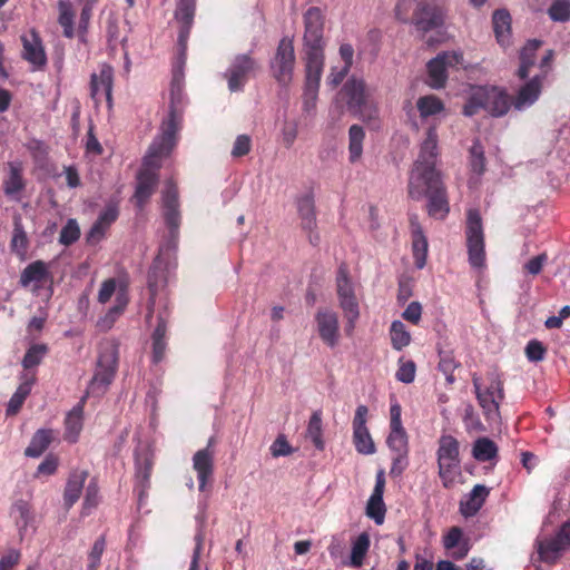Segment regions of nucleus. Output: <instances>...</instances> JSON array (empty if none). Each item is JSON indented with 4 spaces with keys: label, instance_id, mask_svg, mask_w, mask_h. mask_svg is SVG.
Segmentation results:
<instances>
[{
    "label": "nucleus",
    "instance_id": "61",
    "mask_svg": "<svg viewBox=\"0 0 570 570\" xmlns=\"http://www.w3.org/2000/svg\"><path fill=\"white\" fill-rule=\"evenodd\" d=\"M458 364L451 352L440 353L439 370L445 375L446 382L452 384L455 381L453 375Z\"/></svg>",
    "mask_w": 570,
    "mask_h": 570
},
{
    "label": "nucleus",
    "instance_id": "41",
    "mask_svg": "<svg viewBox=\"0 0 570 570\" xmlns=\"http://www.w3.org/2000/svg\"><path fill=\"white\" fill-rule=\"evenodd\" d=\"M542 46V41L532 39L529 40L520 52V66L517 75L520 79H525L529 76L530 69L535 63V56L538 49Z\"/></svg>",
    "mask_w": 570,
    "mask_h": 570
},
{
    "label": "nucleus",
    "instance_id": "48",
    "mask_svg": "<svg viewBox=\"0 0 570 570\" xmlns=\"http://www.w3.org/2000/svg\"><path fill=\"white\" fill-rule=\"evenodd\" d=\"M472 455L480 462L491 461L498 455V446L489 438H480L473 444Z\"/></svg>",
    "mask_w": 570,
    "mask_h": 570
},
{
    "label": "nucleus",
    "instance_id": "52",
    "mask_svg": "<svg viewBox=\"0 0 570 570\" xmlns=\"http://www.w3.org/2000/svg\"><path fill=\"white\" fill-rule=\"evenodd\" d=\"M307 436L312 440L314 446L317 450L324 449V441H323V424H322V412L315 411L309 417L307 430H306Z\"/></svg>",
    "mask_w": 570,
    "mask_h": 570
},
{
    "label": "nucleus",
    "instance_id": "20",
    "mask_svg": "<svg viewBox=\"0 0 570 570\" xmlns=\"http://www.w3.org/2000/svg\"><path fill=\"white\" fill-rule=\"evenodd\" d=\"M22 43L21 57L37 70H42L48 62L42 39L36 29H30L20 36Z\"/></svg>",
    "mask_w": 570,
    "mask_h": 570
},
{
    "label": "nucleus",
    "instance_id": "49",
    "mask_svg": "<svg viewBox=\"0 0 570 570\" xmlns=\"http://www.w3.org/2000/svg\"><path fill=\"white\" fill-rule=\"evenodd\" d=\"M58 9H59L58 22L63 29V36L68 39H72L75 37V29H73L75 13L72 10V6L69 1L60 0L58 2Z\"/></svg>",
    "mask_w": 570,
    "mask_h": 570
},
{
    "label": "nucleus",
    "instance_id": "27",
    "mask_svg": "<svg viewBox=\"0 0 570 570\" xmlns=\"http://www.w3.org/2000/svg\"><path fill=\"white\" fill-rule=\"evenodd\" d=\"M303 60L305 65V86H308L309 92L314 94L315 89H320L325 52L303 51Z\"/></svg>",
    "mask_w": 570,
    "mask_h": 570
},
{
    "label": "nucleus",
    "instance_id": "5",
    "mask_svg": "<svg viewBox=\"0 0 570 570\" xmlns=\"http://www.w3.org/2000/svg\"><path fill=\"white\" fill-rule=\"evenodd\" d=\"M347 110L363 119L372 117L371 94L363 78L350 77L337 94Z\"/></svg>",
    "mask_w": 570,
    "mask_h": 570
},
{
    "label": "nucleus",
    "instance_id": "6",
    "mask_svg": "<svg viewBox=\"0 0 570 570\" xmlns=\"http://www.w3.org/2000/svg\"><path fill=\"white\" fill-rule=\"evenodd\" d=\"M489 385L482 386L476 373L472 375L475 396L487 420L499 417L500 403L504 400L503 381L495 373L489 375Z\"/></svg>",
    "mask_w": 570,
    "mask_h": 570
},
{
    "label": "nucleus",
    "instance_id": "53",
    "mask_svg": "<svg viewBox=\"0 0 570 570\" xmlns=\"http://www.w3.org/2000/svg\"><path fill=\"white\" fill-rule=\"evenodd\" d=\"M10 514L20 530L26 529L32 520L31 504L26 500H17L11 507Z\"/></svg>",
    "mask_w": 570,
    "mask_h": 570
},
{
    "label": "nucleus",
    "instance_id": "29",
    "mask_svg": "<svg viewBox=\"0 0 570 570\" xmlns=\"http://www.w3.org/2000/svg\"><path fill=\"white\" fill-rule=\"evenodd\" d=\"M114 69L109 65H102L99 73H92L90 78V96L98 100L104 95L108 105L112 101Z\"/></svg>",
    "mask_w": 570,
    "mask_h": 570
},
{
    "label": "nucleus",
    "instance_id": "55",
    "mask_svg": "<svg viewBox=\"0 0 570 570\" xmlns=\"http://www.w3.org/2000/svg\"><path fill=\"white\" fill-rule=\"evenodd\" d=\"M47 353H48V346L46 344L31 345L27 350V352L23 356L22 366L26 370H30V368L38 366L42 362V360L47 355Z\"/></svg>",
    "mask_w": 570,
    "mask_h": 570
},
{
    "label": "nucleus",
    "instance_id": "1",
    "mask_svg": "<svg viewBox=\"0 0 570 570\" xmlns=\"http://www.w3.org/2000/svg\"><path fill=\"white\" fill-rule=\"evenodd\" d=\"M409 195L413 199L428 197V213L431 217L443 219L450 212L446 189L440 175L410 178Z\"/></svg>",
    "mask_w": 570,
    "mask_h": 570
},
{
    "label": "nucleus",
    "instance_id": "18",
    "mask_svg": "<svg viewBox=\"0 0 570 570\" xmlns=\"http://www.w3.org/2000/svg\"><path fill=\"white\" fill-rule=\"evenodd\" d=\"M215 439L210 438L206 448L198 450L193 456V469L197 474L198 489L204 492L212 484L215 470Z\"/></svg>",
    "mask_w": 570,
    "mask_h": 570
},
{
    "label": "nucleus",
    "instance_id": "39",
    "mask_svg": "<svg viewBox=\"0 0 570 570\" xmlns=\"http://www.w3.org/2000/svg\"><path fill=\"white\" fill-rule=\"evenodd\" d=\"M85 401L86 397H82L81 401L67 414L65 420V439L70 443L77 442L78 436L82 430Z\"/></svg>",
    "mask_w": 570,
    "mask_h": 570
},
{
    "label": "nucleus",
    "instance_id": "7",
    "mask_svg": "<svg viewBox=\"0 0 570 570\" xmlns=\"http://www.w3.org/2000/svg\"><path fill=\"white\" fill-rule=\"evenodd\" d=\"M436 451L439 476L444 488H450L460 469V443L451 434H443L439 439Z\"/></svg>",
    "mask_w": 570,
    "mask_h": 570
},
{
    "label": "nucleus",
    "instance_id": "47",
    "mask_svg": "<svg viewBox=\"0 0 570 570\" xmlns=\"http://www.w3.org/2000/svg\"><path fill=\"white\" fill-rule=\"evenodd\" d=\"M371 546L370 535L367 532H362L352 543L351 551V566L360 568L363 566L364 558L368 552Z\"/></svg>",
    "mask_w": 570,
    "mask_h": 570
},
{
    "label": "nucleus",
    "instance_id": "25",
    "mask_svg": "<svg viewBox=\"0 0 570 570\" xmlns=\"http://www.w3.org/2000/svg\"><path fill=\"white\" fill-rule=\"evenodd\" d=\"M384 488V470H380L376 473L375 485L366 504V515L373 519L376 524H382L385 518L386 508L383 501Z\"/></svg>",
    "mask_w": 570,
    "mask_h": 570
},
{
    "label": "nucleus",
    "instance_id": "36",
    "mask_svg": "<svg viewBox=\"0 0 570 570\" xmlns=\"http://www.w3.org/2000/svg\"><path fill=\"white\" fill-rule=\"evenodd\" d=\"M512 18L507 9H498L492 14V28L498 43L508 47L511 43Z\"/></svg>",
    "mask_w": 570,
    "mask_h": 570
},
{
    "label": "nucleus",
    "instance_id": "10",
    "mask_svg": "<svg viewBox=\"0 0 570 570\" xmlns=\"http://www.w3.org/2000/svg\"><path fill=\"white\" fill-rule=\"evenodd\" d=\"M304 35H303V51L324 52V24L325 17L322 10L317 7H311L303 16Z\"/></svg>",
    "mask_w": 570,
    "mask_h": 570
},
{
    "label": "nucleus",
    "instance_id": "15",
    "mask_svg": "<svg viewBox=\"0 0 570 570\" xmlns=\"http://www.w3.org/2000/svg\"><path fill=\"white\" fill-rule=\"evenodd\" d=\"M463 56L456 51H443L435 58L431 59L428 65V83L431 88H443L448 80V68H453L460 65Z\"/></svg>",
    "mask_w": 570,
    "mask_h": 570
},
{
    "label": "nucleus",
    "instance_id": "8",
    "mask_svg": "<svg viewBox=\"0 0 570 570\" xmlns=\"http://www.w3.org/2000/svg\"><path fill=\"white\" fill-rule=\"evenodd\" d=\"M465 238L470 265L473 268H483L485 266V243L482 218L478 209L468 210Z\"/></svg>",
    "mask_w": 570,
    "mask_h": 570
},
{
    "label": "nucleus",
    "instance_id": "45",
    "mask_svg": "<svg viewBox=\"0 0 570 570\" xmlns=\"http://www.w3.org/2000/svg\"><path fill=\"white\" fill-rule=\"evenodd\" d=\"M28 246H29V239H28L27 233L24 232L21 218L14 217L10 248L18 256L23 257L28 250Z\"/></svg>",
    "mask_w": 570,
    "mask_h": 570
},
{
    "label": "nucleus",
    "instance_id": "2",
    "mask_svg": "<svg viewBox=\"0 0 570 570\" xmlns=\"http://www.w3.org/2000/svg\"><path fill=\"white\" fill-rule=\"evenodd\" d=\"M513 101L505 89L499 87H478L469 97L463 106V115L471 117L476 115L481 109L485 110L493 117L504 116Z\"/></svg>",
    "mask_w": 570,
    "mask_h": 570
},
{
    "label": "nucleus",
    "instance_id": "42",
    "mask_svg": "<svg viewBox=\"0 0 570 570\" xmlns=\"http://www.w3.org/2000/svg\"><path fill=\"white\" fill-rule=\"evenodd\" d=\"M416 109L422 120L435 117L445 110L444 102L435 95H425L416 100Z\"/></svg>",
    "mask_w": 570,
    "mask_h": 570
},
{
    "label": "nucleus",
    "instance_id": "58",
    "mask_svg": "<svg viewBox=\"0 0 570 570\" xmlns=\"http://www.w3.org/2000/svg\"><path fill=\"white\" fill-rule=\"evenodd\" d=\"M470 166L473 173L481 175L485 170V157L482 145L475 141L470 148Z\"/></svg>",
    "mask_w": 570,
    "mask_h": 570
},
{
    "label": "nucleus",
    "instance_id": "12",
    "mask_svg": "<svg viewBox=\"0 0 570 570\" xmlns=\"http://www.w3.org/2000/svg\"><path fill=\"white\" fill-rule=\"evenodd\" d=\"M445 8L439 0L422 1L414 10L411 22L417 31L429 32L443 26Z\"/></svg>",
    "mask_w": 570,
    "mask_h": 570
},
{
    "label": "nucleus",
    "instance_id": "40",
    "mask_svg": "<svg viewBox=\"0 0 570 570\" xmlns=\"http://www.w3.org/2000/svg\"><path fill=\"white\" fill-rule=\"evenodd\" d=\"M167 315L160 313L157 317V326L153 333V360L159 363L166 352Z\"/></svg>",
    "mask_w": 570,
    "mask_h": 570
},
{
    "label": "nucleus",
    "instance_id": "17",
    "mask_svg": "<svg viewBox=\"0 0 570 570\" xmlns=\"http://www.w3.org/2000/svg\"><path fill=\"white\" fill-rule=\"evenodd\" d=\"M314 321L321 341L330 348L336 347L341 340L338 314L328 307H320Z\"/></svg>",
    "mask_w": 570,
    "mask_h": 570
},
{
    "label": "nucleus",
    "instance_id": "59",
    "mask_svg": "<svg viewBox=\"0 0 570 570\" xmlns=\"http://www.w3.org/2000/svg\"><path fill=\"white\" fill-rule=\"evenodd\" d=\"M549 17L553 21L564 22L570 20V1L556 0L548 10Z\"/></svg>",
    "mask_w": 570,
    "mask_h": 570
},
{
    "label": "nucleus",
    "instance_id": "62",
    "mask_svg": "<svg viewBox=\"0 0 570 570\" xmlns=\"http://www.w3.org/2000/svg\"><path fill=\"white\" fill-rule=\"evenodd\" d=\"M106 549V539L105 535H100L95 542L94 546L88 553V564L89 568H96L99 569L101 557Z\"/></svg>",
    "mask_w": 570,
    "mask_h": 570
},
{
    "label": "nucleus",
    "instance_id": "44",
    "mask_svg": "<svg viewBox=\"0 0 570 570\" xmlns=\"http://www.w3.org/2000/svg\"><path fill=\"white\" fill-rule=\"evenodd\" d=\"M52 441L51 430H38L31 439L24 454L30 458L40 456Z\"/></svg>",
    "mask_w": 570,
    "mask_h": 570
},
{
    "label": "nucleus",
    "instance_id": "26",
    "mask_svg": "<svg viewBox=\"0 0 570 570\" xmlns=\"http://www.w3.org/2000/svg\"><path fill=\"white\" fill-rule=\"evenodd\" d=\"M167 285V269L163 266V262L159 257H157L153 265L150 266L147 275V286L149 291V302H148V314L147 318L151 317L154 312V306L156 303V296L159 292H161Z\"/></svg>",
    "mask_w": 570,
    "mask_h": 570
},
{
    "label": "nucleus",
    "instance_id": "32",
    "mask_svg": "<svg viewBox=\"0 0 570 570\" xmlns=\"http://www.w3.org/2000/svg\"><path fill=\"white\" fill-rule=\"evenodd\" d=\"M154 468L153 454L147 451H139L135 454V479L136 487L139 488L142 494L150 487V476Z\"/></svg>",
    "mask_w": 570,
    "mask_h": 570
},
{
    "label": "nucleus",
    "instance_id": "56",
    "mask_svg": "<svg viewBox=\"0 0 570 570\" xmlns=\"http://www.w3.org/2000/svg\"><path fill=\"white\" fill-rule=\"evenodd\" d=\"M80 237V228L76 219L70 218L61 228L59 235V243L65 246H70L76 243Z\"/></svg>",
    "mask_w": 570,
    "mask_h": 570
},
{
    "label": "nucleus",
    "instance_id": "33",
    "mask_svg": "<svg viewBox=\"0 0 570 570\" xmlns=\"http://www.w3.org/2000/svg\"><path fill=\"white\" fill-rule=\"evenodd\" d=\"M490 494V489L483 484H475L469 494L460 501V513L464 518L474 517L483 507Z\"/></svg>",
    "mask_w": 570,
    "mask_h": 570
},
{
    "label": "nucleus",
    "instance_id": "3",
    "mask_svg": "<svg viewBox=\"0 0 570 570\" xmlns=\"http://www.w3.org/2000/svg\"><path fill=\"white\" fill-rule=\"evenodd\" d=\"M336 294L338 306L345 318L344 331L351 336L360 318V304L355 294V285L351 278L348 266L342 263L336 273Z\"/></svg>",
    "mask_w": 570,
    "mask_h": 570
},
{
    "label": "nucleus",
    "instance_id": "60",
    "mask_svg": "<svg viewBox=\"0 0 570 570\" xmlns=\"http://www.w3.org/2000/svg\"><path fill=\"white\" fill-rule=\"evenodd\" d=\"M120 283H126L128 285V282L126 279H116V278H108L105 279L100 286V289L98 292V302L101 304H106L110 301L111 296L114 294L117 295V291Z\"/></svg>",
    "mask_w": 570,
    "mask_h": 570
},
{
    "label": "nucleus",
    "instance_id": "51",
    "mask_svg": "<svg viewBox=\"0 0 570 570\" xmlns=\"http://www.w3.org/2000/svg\"><path fill=\"white\" fill-rule=\"evenodd\" d=\"M392 347L401 351L411 343V334L401 321H393L390 327Z\"/></svg>",
    "mask_w": 570,
    "mask_h": 570
},
{
    "label": "nucleus",
    "instance_id": "9",
    "mask_svg": "<svg viewBox=\"0 0 570 570\" xmlns=\"http://www.w3.org/2000/svg\"><path fill=\"white\" fill-rule=\"evenodd\" d=\"M295 62L294 41L289 37H283L271 60L272 76L281 86L287 87L292 82Z\"/></svg>",
    "mask_w": 570,
    "mask_h": 570
},
{
    "label": "nucleus",
    "instance_id": "54",
    "mask_svg": "<svg viewBox=\"0 0 570 570\" xmlns=\"http://www.w3.org/2000/svg\"><path fill=\"white\" fill-rule=\"evenodd\" d=\"M100 503L98 479L91 478L86 487L85 499L82 502V514L88 515L92 509Z\"/></svg>",
    "mask_w": 570,
    "mask_h": 570
},
{
    "label": "nucleus",
    "instance_id": "38",
    "mask_svg": "<svg viewBox=\"0 0 570 570\" xmlns=\"http://www.w3.org/2000/svg\"><path fill=\"white\" fill-rule=\"evenodd\" d=\"M9 174L3 180V193L6 196L18 199V195L26 188L23 169L20 163H9Z\"/></svg>",
    "mask_w": 570,
    "mask_h": 570
},
{
    "label": "nucleus",
    "instance_id": "30",
    "mask_svg": "<svg viewBox=\"0 0 570 570\" xmlns=\"http://www.w3.org/2000/svg\"><path fill=\"white\" fill-rule=\"evenodd\" d=\"M546 76L547 71H543L542 75L534 76L520 87L515 98L512 100L515 109L522 110L538 100Z\"/></svg>",
    "mask_w": 570,
    "mask_h": 570
},
{
    "label": "nucleus",
    "instance_id": "11",
    "mask_svg": "<svg viewBox=\"0 0 570 570\" xmlns=\"http://www.w3.org/2000/svg\"><path fill=\"white\" fill-rule=\"evenodd\" d=\"M438 155V132L436 125L433 124L426 129V137L421 145L420 154L410 178L440 175L435 169Z\"/></svg>",
    "mask_w": 570,
    "mask_h": 570
},
{
    "label": "nucleus",
    "instance_id": "63",
    "mask_svg": "<svg viewBox=\"0 0 570 570\" xmlns=\"http://www.w3.org/2000/svg\"><path fill=\"white\" fill-rule=\"evenodd\" d=\"M547 348L538 340H531L525 347V355L531 362H540L544 358Z\"/></svg>",
    "mask_w": 570,
    "mask_h": 570
},
{
    "label": "nucleus",
    "instance_id": "16",
    "mask_svg": "<svg viewBox=\"0 0 570 570\" xmlns=\"http://www.w3.org/2000/svg\"><path fill=\"white\" fill-rule=\"evenodd\" d=\"M570 548V521L564 522L557 533L538 540V553L544 562H556Z\"/></svg>",
    "mask_w": 570,
    "mask_h": 570
},
{
    "label": "nucleus",
    "instance_id": "21",
    "mask_svg": "<svg viewBox=\"0 0 570 570\" xmlns=\"http://www.w3.org/2000/svg\"><path fill=\"white\" fill-rule=\"evenodd\" d=\"M296 208L301 222V228L307 234L309 243L317 245L320 242V236L316 233L317 219L313 193H307L297 197Z\"/></svg>",
    "mask_w": 570,
    "mask_h": 570
},
{
    "label": "nucleus",
    "instance_id": "57",
    "mask_svg": "<svg viewBox=\"0 0 570 570\" xmlns=\"http://www.w3.org/2000/svg\"><path fill=\"white\" fill-rule=\"evenodd\" d=\"M416 373V365L412 360H405L404 357L399 358V367L395 373L397 381L410 384L414 381Z\"/></svg>",
    "mask_w": 570,
    "mask_h": 570
},
{
    "label": "nucleus",
    "instance_id": "37",
    "mask_svg": "<svg viewBox=\"0 0 570 570\" xmlns=\"http://www.w3.org/2000/svg\"><path fill=\"white\" fill-rule=\"evenodd\" d=\"M129 304V293L128 285L126 283H120L117 297L115 301V305L108 309L105 316L101 318V325L106 328H110L115 322L118 320L120 315L124 314L127 305Z\"/></svg>",
    "mask_w": 570,
    "mask_h": 570
},
{
    "label": "nucleus",
    "instance_id": "35",
    "mask_svg": "<svg viewBox=\"0 0 570 570\" xmlns=\"http://www.w3.org/2000/svg\"><path fill=\"white\" fill-rule=\"evenodd\" d=\"M88 476L87 470L77 469L70 472L63 491V505L67 510L79 500Z\"/></svg>",
    "mask_w": 570,
    "mask_h": 570
},
{
    "label": "nucleus",
    "instance_id": "43",
    "mask_svg": "<svg viewBox=\"0 0 570 570\" xmlns=\"http://www.w3.org/2000/svg\"><path fill=\"white\" fill-rule=\"evenodd\" d=\"M463 532L459 527H452L449 532L443 538V546L446 550H452L458 548L453 552V558L456 560H461L466 557L469 552V546L466 542L460 543L462 539Z\"/></svg>",
    "mask_w": 570,
    "mask_h": 570
},
{
    "label": "nucleus",
    "instance_id": "46",
    "mask_svg": "<svg viewBox=\"0 0 570 570\" xmlns=\"http://www.w3.org/2000/svg\"><path fill=\"white\" fill-rule=\"evenodd\" d=\"M365 131L360 125H352L348 129V153L350 161H357L363 153Z\"/></svg>",
    "mask_w": 570,
    "mask_h": 570
},
{
    "label": "nucleus",
    "instance_id": "28",
    "mask_svg": "<svg viewBox=\"0 0 570 570\" xmlns=\"http://www.w3.org/2000/svg\"><path fill=\"white\" fill-rule=\"evenodd\" d=\"M409 222L412 236V250L414 264L419 269H422L426 264L429 249L428 239L419 222L417 215H411Z\"/></svg>",
    "mask_w": 570,
    "mask_h": 570
},
{
    "label": "nucleus",
    "instance_id": "19",
    "mask_svg": "<svg viewBox=\"0 0 570 570\" xmlns=\"http://www.w3.org/2000/svg\"><path fill=\"white\" fill-rule=\"evenodd\" d=\"M368 409L366 405H358L356 407L352 426H353V443L355 450L360 454L371 455L376 451L374 441L366 426Z\"/></svg>",
    "mask_w": 570,
    "mask_h": 570
},
{
    "label": "nucleus",
    "instance_id": "23",
    "mask_svg": "<svg viewBox=\"0 0 570 570\" xmlns=\"http://www.w3.org/2000/svg\"><path fill=\"white\" fill-rule=\"evenodd\" d=\"M256 67V61L249 55L236 56L225 75L229 90H242L247 81L248 75L254 71Z\"/></svg>",
    "mask_w": 570,
    "mask_h": 570
},
{
    "label": "nucleus",
    "instance_id": "34",
    "mask_svg": "<svg viewBox=\"0 0 570 570\" xmlns=\"http://www.w3.org/2000/svg\"><path fill=\"white\" fill-rule=\"evenodd\" d=\"M194 16L195 0H179L175 11V18L178 22L181 23L178 35V42L183 47V50H185L186 41L189 37Z\"/></svg>",
    "mask_w": 570,
    "mask_h": 570
},
{
    "label": "nucleus",
    "instance_id": "22",
    "mask_svg": "<svg viewBox=\"0 0 570 570\" xmlns=\"http://www.w3.org/2000/svg\"><path fill=\"white\" fill-rule=\"evenodd\" d=\"M183 71L181 68H175L173 79L170 83V104L169 112L166 119L163 120L161 125H171L173 129L180 130L183 120Z\"/></svg>",
    "mask_w": 570,
    "mask_h": 570
},
{
    "label": "nucleus",
    "instance_id": "31",
    "mask_svg": "<svg viewBox=\"0 0 570 570\" xmlns=\"http://www.w3.org/2000/svg\"><path fill=\"white\" fill-rule=\"evenodd\" d=\"M52 282V277L43 261H35L27 265L21 272L19 283L22 287L33 284V291L37 292L45 283Z\"/></svg>",
    "mask_w": 570,
    "mask_h": 570
},
{
    "label": "nucleus",
    "instance_id": "13",
    "mask_svg": "<svg viewBox=\"0 0 570 570\" xmlns=\"http://www.w3.org/2000/svg\"><path fill=\"white\" fill-rule=\"evenodd\" d=\"M161 134L149 146L148 153L144 158L142 168H150L158 173L160 159L173 150L177 142L178 130L173 129L171 125H161Z\"/></svg>",
    "mask_w": 570,
    "mask_h": 570
},
{
    "label": "nucleus",
    "instance_id": "64",
    "mask_svg": "<svg viewBox=\"0 0 570 570\" xmlns=\"http://www.w3.org/2000/svg\"><path fill=\"white\" fill-rule=\"evenodd\" d=\"M271 453L274 458L286 456L293 453V449L286 440L285 435L281 434L272 443Z\"/></svg>",
    "mask_w": 570,
    "mask_h": 570
},
{
    "label": "nucleus",
    "instance_id": "14",
    "mask_svg": "<svg viewBox=\"0 0 570 570\" xmlns=\"http://www.w3.org/2000/svg\"><path fill=\"white\" fill-rule=\"evenodd\" d=\"M161 206L165 224L169 229L170 236L176 238L179 234L181 215L179 210L178 186L173 178L167 179L165 183V188L161 191Z\"/></svg>",
    "mask_w": 570,
    "mask_h": 570
},
{
    "label": "nucleus",
    "instance_id": "50",
    "mask_svg": "<svg viewBox=\"0 0 570 570\" xmlns=\"http://www.w3.org/2000/svg\"><path fill=\"white\" fill-rule=\"evenodd\" d=\"M386 444L392 453H409V435L405 429H390Z\"/></svg>",
    "mask_w": 570,
    "mask_h": 570
},
{
    "label": "nucleus",
    "instance_id": "4",
    "mask_svg": "<svg viewBox=\"0 0 570 570\" xmlns=\"http://www.w3.org/2000/svg\"><path fill=\"white\" fill-rule=\"evenodd\" d=\"M118 367V345L107 342L101 345L95 374L87 393L101 395L115 379Z\"/></svg>",
    "mask_w": 570,
    "mask_h": 570
},
{
    "label": "nucleus",
    "instance_id": "24",
    "mask_svg": "<svg viewBox=\"0 0 570 570\" xmlns=\"http://www.w3.org/2000/svg\"><path fill=\"white\" fill-rule=\"evenodd\" d=\"M159 183V175L150 168H141L137 174V185L134 194L136 206L140 209L149 202Z\"/></svg>",
    "mask_w": 570,
    "mask_h": 570
}]
</instances>
